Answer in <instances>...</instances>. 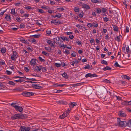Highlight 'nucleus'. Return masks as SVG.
<instances>
[{"label":"nucleus","instance_id":"26","mask_svg":"<svg viewBox=\"0 0 131 131\" xmlns=\"http://www.w3.org/2000/svg\"><path fill=\"white\" fill-rule=\"evenodd\" d=\"M123 76L125 79H127L128 80H129L130 78V77L126 75H123Z\"/></svg>","mask_w":131,"mask_h":131},{"label":"nucleus","instance_id":"61","mask_svg":"<svg viewBox=\"0 0 131 131\" xmlns=\"http://www.w3.org/2000/svg\"><path fill=\"white\" fill-rule=\"evenodd\" d=\"M90 68V66L89 65H88L87 66H85L84 67V68L85 69H89Z\"/></svg>","mask_w":131,"mask_h":131},{"label":"nucleus","instance_id":"58","mask_svg":"<svg viewBox=\"0 0 131 131\" xmlns=\"http://www.w3.org/2000/svg\"><path fill=\"white\" fill-rule=\"evenodd\" d=\"M66 85V84H59L58 85H57V86H60V87H62Z\"/></svg>","mask_w":131,"mask_h":131},{"label":"nucleus","instance_id":"27","mask_svg":"<svg viewBox=\"0 0 131 131\" xmlns=\"http://www.w3.org/2000/svg\"><path fill=\"white\" fill-rule=\"evenodd\" d=\"M8 84L10 85H12L13 86H15V84L12 81H9Z\"/></svg>","mask_w":131,"mask_h":131},{"label":"nucleus","instance_id":"37","mask_svg":"<svg viewBox=\"0 0 131 131\" xmlns=\"http://www.w3.org/2000/svg\"><path fill=\"white\" fill-rule=\"evenodd\" d=\"M41 8L44 9L45 10H46L49 9V7L47 6H42L41 7Z\"/></svg>","mask_w":131,"mask_h":131},{"label":"nucleus","instance_id":"11","mask_svg":"<svg viewBox=\"0 0 131 131\" xmlns=\"http://www.w3.org/2000/svg\"><path fill=\"white\" fill-rule=\"evenodd\" d=\"M36 61V60L35 59H32L30 62L31 65L32 66H34L35 65Z\"/></svg>","mask_w":131,"mask_h":131},{"label":"nucleus","instance_id":"64","mask_svg":"<svg viewBox=\"0 0 131 131\" xmlns=\"http://www.w3.org/2000/svg\"><path fill=\"white\" fill-rule=\"evenodd\" d=\"M24 69L26 72H28L29 71V69L27 67H25Z\"/></svg>","mask_w":131,"mask_h":131},{"label":"nucleus","instance_id":"49","mask_svg":"<svg viewBox=\"0 0 131 131\" xmlns=\"http://www.w3.org/2000/svg\"><path fill=\"white\" fill-rule=\"evenodd\" d=\"M6 50L5 49L2 48L1 49V52L3 53H4L6 52Z\"/></svg>","mask_w":131,"mask_h":131},{"label":"nucleus","instance_id":"48","mask_svg":"<svg viewBox=\"0 0 131 131\" xmlns=\"http://www.w3.org/2000/svg\"><path fill=\"white\" fill-rule=\"evenodd\" d=\"M20 27L21 28H23L25 27V25L24 24L21 23L20 25Z\"/></svg>","mask_w":131,"mask_h":131},{"label":"nucleus","instance_id":"53","mask_svg":"<svg viewBox=\"0 0 131 131\" xmlns=\"http://www.w3.org/2000/svg\"><path fill=\"white\" fill-rule=\"evenodd\" d=\"M7 74L8 75H10L12 74V72H11L7 70L6 71Z\"/></svg>","mask_w":131,"mask_h":131},{"label":"nucleus","instance_id":"1","mask_svg":"<svg viewBox=\"0 0 131 131\" xmlns=\"http://www.w3.org/2000/svg\"><path fill=\"white\" fill-rule=\"evenodd\" d=\"M27 116L26 114L21 113L20 114H16L11 116V118L12 120H15L18 119H23L26 118Z\"/></svg>","mask_w":131,"mask_h":131},{"label":"nucleus","instance_id":"62","mask_svg":"<svg viewBox=\"0 0 131 131\" xmlns=\"http://www.w3.org/2000/svg\"><path fill=\"white\" fill-rule=\"evenodd\" d=\"M74 19H76L78 21L79 20V17L78 16H75L74 17Z\"/></svg>","mask_w":131,"mask_h":131},{"label":"nucleus","instance_id":"36","mask_svg":"<svg viewBox=\"0 0 131 131\" xmlns=\"http://www.w3.org/2000/svg\"><path fill=\"white\" fill-rule=\"evenodd\" d=\"M76 26L78 28L80 29H82V27L80 25L77 24L76 25Z\"/></svg>","mask_w":131,"mask_h":131},{"label":"nucleus","instance_id":"2","mask_svg":"<svg viewBox=\"0 0 131 131\" xmlns=\"http://www.w3.org/2000/svg\"><path fill=\"white\" fill-rule=\"evenodd\" d=\"M117 124H115L116 126H118L121 127L126 126L125 124L127 122L125 121H122L120 120L119 118H117Z\"/></svg>","mask_w":131,"mask_h":131},{"label":"nucleus","instance_id":"40","mask_svg":"<svg viewBox=\"0 0 131 131\" xmlns=\"http://www.w3.org/2000/svg\"><path fill=\"white\" fill-rule=\"evenodd\" d=\"M114 66L116 67H121V66L118 64V62H116L114 64Z\"/></svg>","mask_w":131,"mask_h":131},{"label":"nucleus","instance_id":"59","mask_svg":"<svg viewBox=\"0 0 131 131\" xmlns=\"http://www.w3.org/2000/svg\"><path fill=\"white\" fill-rule=\"evenodd\" d=\"M126 32H128L129 31V29L128 27L127 26H126Z\"/></svg>","mask_w":131,"mask_h":131},{"label":"nucleus","instance_id":"4","mask_svg":"<svg viewBox=\"0 0 131 131\" xmlns=\"http://www.w3.org/2000/svg\"><path fill=\"white\" fill-rule=\"evenodd\" d=\"M54 42H55V43H56L59 46H61V41L60 40V38L58 37L55 38H54Z\"/></svg>","mask_w":131,"mask_h":131},{"label":"nucleus","instance_id":"63","mask_svg":"<svg viewBox=\"0 0 131 131\" xmlns=\"http://www.w3.org/2000/svg\"><path fill=\"white\" fill-rule=\"evenodd\" d=\"M31 40H32V43H36V40H35V39L34 38H32Z\"/></svg>","mask_w":131,"mask_h":131},{"label":"nucleus","instance_id":"47","mask_svg":"<svg viewBox=\"0 0 131 131\" xmlns=\"http://www.w3.org/2000/svg\"><path fill=\"white\" fill-rule=\"evenodd\" d=\"M126 52L127 53L129 52H130L129 51V46H127L126 47Z\"/></svg>","mask_w":131,"mask_h":131},{"label":"nucleus","instance_id":"57","mask_svg":"<svg viewBox=\"0 0 131 131\" xmlns=\"http://www.w3.org/2000/svg\"><path fill=\"white\" fill-rule=\"evenodd\" d=\"M103 19L106 22H107L108 21L109 19L107 17H105L103 18Z\"/></svg>","mask_w":131,"mask_h":131},{"label":"nucleus","instance_id":"23","mask_svg":"<svg viewBox=\"0 0 131 131\" xmlns=\"http://www.w3.org/2000/svg\"><path fill=\"white\" fill-rule=\"evenodd\" d=\"M128 102L127 101H125L122 102V104L123 105H128Z\"/></svg>","mask_w":131,"mask_h":131},{"label":"nucleus","instance_id":"5","mask_svg":"<svg viewBox=\"0 0 131 131\" xmlns=\"http://www.w3.org/2000/svg\"><path fill=\"white\" fill-rule=\"evenodd\" d=\"M93 89L91 87L88 88L86 89L85 92L88 95H90L92 93Z\"/></svg>","mask_w":131,"mask_h":131},{"label":"nucleus","instance_id":"29","mask_svg":"<svg viewBox=\"0 0 131 131\" xmlns=\"http://www.w3.org/2000/svg\"><path fill=\"white\" fill-rule=\"evenodd\" d=\"M61 14L59 13L58 14H57L55 15L54 17H57L58 18H60L61 17Z\"/></svg>","mask_w":131,"mask_h":131},{"label":"nucleus","instance_id":"12","mask_svg":"<svg viewBox=\"0 0 131 131\" xmlns=\"http://www.w3.org/2000/svg\"><path fill=\"white\" fill-rule=\"evenodd\" d=\"M120 113L118 114L121 117H125L126 116V114L124 113L122 111H120Z\"/></svg>","mask_w":131,"mask_h":131},{"label":"nucleus","instance_id":"20","mask_svg":"<svg viewBox=\"0 0 131 131\" xmlns=\"http://www.w3.org/2000/svg\"><path fill=\"white\" fill-rule=\"evenodd\" d=\"M83 7L84 8L89 9L90 8V7L86 4H84L82 5Z\"/></svg>","mask_w":131,"mask_h":131},{"label":"nucleus","instance_id":"16","mask_svg":"<svg viewBox=\"0 0 131 131\" xmlns=\"http://www.w3.org/2000/svg\"><path fill=\"white\" fill-rule=\"evenodd\" d=\"M5 19H6L7 21H9L11 20L10 15H9L6 14L5 17Z\"/></svg>","mask_w":131,"mask_h":131},{"label":"nucleus","instance_id":"28","mask_svg":"<svg viewBox=\"0 0 131 131\" xmlns=\"http://www.w3.org/2000/svg\"><path fill=\"white\" fill-rule=\"evenodd\" d=\"M93 26L95 27H97L98 26V24L97 23L93 22L92 23Z\"/></svg>","mask_w":131,"mask_h":131},{"label":"nucleus","instance_id":"31","mask_svg":"<svg viewBox=\"0 0 131 131\" xmlns=\"http://www.w3.org/2000/svg\"><path fill=\"white\" fill-rule=\"evenodd\" d=\"M72 62L74 63V64H77L79 62L77 60L75 59H74L73 60Z\"/></svg>","mask_w":131,"mask_h":131},{"label":"nucleus","instance_id":"54","mask_svg":"<svg viewBox=\"0 0 131 131\" xmlns=\"http://www.w3.org/2000/svg\"><path fill=\"white\" fill-rule=\"evenodd\" d=\"M31 76H35V77H40L41 76H40V75H39V74H36L34 75L33 74H31Z\"/></svg>","mask_w":131,"mask_h":131},{"label":"nucleus","instance_id":"44","mask_svg":"<svg viewBox=\"0 0 131 131\" xmlns=\"http://www.w3.org/2000/svg\"><path fill=\"white\" fill-rule=\"evenodd\" d=\"M67 45H66L62 44L60 46H59V47L61 48H62V47H63V48L64 49L65 47H66Z\"/></svg>","mask_w":131,"mask_h":131},{"label":"nucleus","instance_id":"33","mask_svg":"<svg viewBox=\"0 0 131 131\" xmlns=\"http://www.w3.org/2000/svg\"><path fill=\"white\" fill-rule=\"evenodd\" d=\"M101 91L102 92H104L106 91V89L104 86H103L102 89H101Z\"/></svg>","mask_w":131,"mask_h":131},{"label":"nucleus","instance_id":"6","mask_svg":"<svg viewBox=\"0 0 131 131\" xmlns=\"http://www.w3.org/2000/svg\"><path fill=\"white\" fill-rule=\"evenodd\" d=\"M30 129L29 127L21 126L20 129V130L21 131H29Z\"/></svg>","mask_w":131,"mask_h":131},{"label":"nucleus","instance_id":"51","mask_svg":"<svg viewBox=\"0 0 131 131\" xmlns=\"http://www.w3.org/2000/svg\"><path fill=\"white\" fill-rule=\"evenodd\" d=\"M39 60L41 62H44L45 61L44 59H43L42 58L40 57H39Z\"/></svg>","mask_w":131,"mask_h":131},{"label":"nucleus","instance_id":"56","mask_svg":"<svg viewBox=\"0 0 131 131\" xmlns=\"http://www.w3.org/2000/svg\"><path fill=\"white\" fill-rule=\"evenodd\" d=\"M59 9L60 10L63 11L64 10V9L62 7H61L60 8H57V10H58Z\"/></svg>","mask_w":131,"mask_h":131},{"label":"nucleus","instance_id":"14","mask_svg":"<svg viewBox=\"0 0 131 131\" xmlns=\"http://www.w3.org/2000/svg\"><path fill=\"white\" fill-rule=\"evenodd\" d=\"M113 28L114 30L115 31H118V28L117 26L113 25Z\"/></svg>","mask_w":131,"mask_h":131},{"label":"nucleus","instance_id":"18","mask_svg":"<svg viewBox=\"0 0 131 131\" xmlns=\"http://www.w3.org/2000/svg\"><path fill=\"white\" fill-rule=\"evenodd\" d=\"M77 104H76L75 102H71L70 103V106L69 105V106H72V108L74 106H75Z\"/></svg>","mask_w":131,"mask_h":131},{"label":"nucleus","instance_id":"22","mask_svg":"<svg viewBox=\"0 0 131 131\" xmlns=\"http://www.w3.org/2000/svg\"><path fill=\"white\" fill-rule=\"evenodd\" d=\"M44 48L48 52H50L51 51V48L49 47H45Z\"/></svg>","mask_w":131,"mask_h":131},{"label":"nucleus","instance_id":"8","mask_svg":"<svg viewBox=\"0 0 131 131\" xmlns=\"http://www.w3.org/2000/svg\"><path fill=\"white\" fill-rule=\"evenodd\" d=\"M97 75L95 74H92L91 73H89L87 74L85 76V77H86V78H87L89 77H90L91 78H92L95 77H97Z\"/></svg>","mask_w":131,"mask_h":131},{"label":"nucleus","instance_id":"25","mask_svg":"<svg viewBox=\"0 0 131 131\" xmlns=\"http://www.w3.org/2000/svg\"><path fill=\"white\" fill-rule=\"evenodd\" d=\"M40 36V34H39L37 35H35L32 36L34 38H38Z\"/></svg>","mask_w":131,"mask_h":131},{"label":"nucleus","instance_id":"34","mask_svg":"<svg viewBox=\"0 0 131 131\" xmlns=\"http://www.w3.org/2000/svg\"><path fill=\"white\" fill-rule=\"evenodd\" d=\"M41 69H42V71L43 72H46L47 71L45 67H42L41 66Z\"/></svg>","mask_w":131,"mask_h":131},{"label":"nucleus","instance_id":"35","mask_svg":"<svg viewBox=\"0 0 131 131\" xmlns=\"http://www.w3.org/2000/svg\"><path fill=\"white\" fill-rule=\"evenodd\" d=\"M23 81V80H22V79H20L18 80H14V81L16 82H19L20 83H21Z\"/></svg>","mask_w":131,"mask_h":131},{"label":"nucleus","instance_id":"9","mask_svg":"<svg viewBox=\"0 0 131 131\" xmlns=\"http://www.w3.org/2000/svg\"><path fill=\"white\" fill-rule=\"evenodd\" d=\"M51 23L52 24H54L55 25H57V24H59L62 23L57 20L51 21Z\"/></svg>","mask_w":131,"mask_h":131},{"label":"nucleus","instance_id":"13","mask_svg":"<svg viewBox=\"0 0 131 131\" xmlns=\"http://www.w3.org/2000/svg\"><path fill=\"white\" fill-rule=\"evenodd\" d=\"M35 70L37 71H40L41 69V66H40L39 67L38 66H36L35 68Z\"/></svg>","mask_w":131,"mask_h":131},{"label":"nucleus","instance_id":"45","mask_svg":"<svg viewBox=\"0 0 131 131\" xmlns=\"http://www.w3.org/2000/svg\"><path fill=\"white\" fill-rule=\"evenodd\" d=\"M16 103H12L11 104V106L15 108V106H17V105H15L16 104Z\"/></svg>","mask_w":131,"mask_h":131},{"label":"nucleus","instance_id":"19","mask_svg":"<svg viewBox=\"0 0 131 131\" xmlns=\"http://www.w3.org/2000/svg\"><path fill=\"white\" fill-rule=\"evenodd\" d=\"M11 13L12 14L15 16L17 14L15 13V9L14 8L12 9H11Z\"/></svg>","mask_w":131,"mask_h":131},{"label":"nucleus","instance_id":"41","mask_svg":"<svg viewBox=\"0 0 131 131\" xmlns=\"http://www.w3.org/2000/svg\"><path fill=\"white\" fill-rule=\"evenodd\" d=\"M74 11L76 12H78L79 11V9L77 7H76L74 9Z\"/></svg>","mask_w":131,"mask_h":131},{"label":"nucleus","instance_id":"50","mask_svg":"<svg viewBox=\"0 0 131 131\" xmlns=\"http://www.w3.org/2000/svg\"><path fill=\"white\" fill-rule=\"evenodd\" d=\"M87 26L89 27H92L93 26L92 24L91 23H88L87 24Z\"/></svg>","mask_w":131,"mask_h":131},{"label":"nucleus","instance_id":"32","mask_svg":"<svg viewBox=\"0 0 131 131\" xmlns=\"http://www.w3.org/2000/svg\"><path fill=\"white\" fill-rule=\"evenodd\" d=\"M66 117V115H64V114H63L62 115H61L59 117V118H61L62 119H63L64 118Z\"/></svg>","mask_w":131,"mask_h":131},{"label":"nucleus","instance_id":"55","mask_svg":"<svg viewBox=\"0 0 131 131\" xmlns=\"http://www.w3.org/2000/svg\"><path fill=\"white\" fill-rule=\"evenodd\" d=\"M71 55L72 56L75 57L76 56V53L75 52H74L72 53L71 54Z\"/></svg>","mask_w":131,"mask_h":131},{"label":"nucleus","instance_id":"17","mask_svg":"<svg viewBox=\"0 0 131 131\" xmlns=\"http://www.w3.org/2000/svg\"><path fill=\"white\" fill-rule=\"evenodd\" d=\"M126 126H128L129 127H131V119L129 120L128 122L125 124Z\"/></svg>","mask_w":131,"mask_h":131},{"label":"nucleus","instance_id":"15","mask_svg":"<svg viewBox=\"0 0 131 131\" xmlns=\"http://www.w3.org/2000/svg\"><path fill=\"white\" fill-rule=\"evenodd\" d=\"M57 103L58 104H61L63 105H66L67 104V103L66 102L62 101H58L57 102Z\"/></svg>","mask_w":131,"mask_h":131},{"label":"nucleus","instance_id":"10","mask_svg":"<svg viewBox=\"0 0 131 131\" xmlns=\"http://www.w3.org/2000/svg\"><path fill=\"white\" fill-rule=\"evenodd\" d=\"M15 109L20 112H22L23 108L19 106H15Z\"/></svg>","mask_w":131,"mask_h":131},{"label":"nucleus","instance_id":"21","mask_svg":"<svg viewBox=\"0 0 131 131\" xmlns=\"http://www.w3.org/2000/svg\"><path fill=\"white\" fill-rule=\"evenodd\" d=\"M111 69V68H110L109 67L107 66L104 67L103 69L104 71H106L108 70H110Z\"/></svg>","mask_w":131,"mask_h":131},{"label":"nucleus","instance_id":"42","mask_svg":"<svg viewBox=\"0 0 131 131\" xmlns=\"http://www.w3.org/2000/svg\"><path fill=\"white\" fill-rule=\"evenodd\" d=\"M116 40L118 42H119L120 41V39L119 37L118 36H117L116 38Z\"/></svg>","mask_w":131,"mask_h":131},{"label":"nucleus","instance_id":"30","mask_svg":"<svg viewBox=\"0 0 131 131\" xmlns=\"http://www.w3.org/2000/svg\"><path fill=\"white\" fill-rule=\"evenodd\" d=\"M62 76L65 78H68V76L67 74L65 72H64L62 74Z\"/></svg>","mask_w":131,"mask_h":131},{"label":"nucleus","instance_id":"7","mask_svg":"<svg viewBox=\"0 0 131 131\" xmlns=\"http://www.w3.org/2000/svg\"><path fill=\"white\" fill-rule=\"evenodd\" d=\"M32 86L34 88H35L37 89H39L41 90L42 89V87L39 86L37 84H32Z\"/></svg>","mask_w":131,"mask_h":131},{"label":"nucleus","instance_id":"38","mask_svg":"<svg viewBox=\"0 0 131 131\" xmlns=\"http://www.w3.org/2000/svg\"><path fill=\"white\" fill-rule=\"evenodd\" d=\"M37 10L40 13H42L44 12L43 10L41 9H38Z\"/></svg>","mask_w":131,"mask_h":131},{"label":"nucleus","instance_id":"3","mask_svg":"<svg viewBox=\"0 0 131 131\" xmlns=\"http://www.w3.org/2000/svg\"><path fill=\"white\" fill-rule=\"evenodd\" d=\"M34 93L31 92H23L22 93V95L25 96L30 97L34 95Z\"/></svg>","mask_w":131,"mask_h":131},{"label":"nucleus","instance_id":"24","mask_svg":"<svg viewBox=\"0 0 131 131\" xmlns=\"http://www.w3.org/2000/svg\"><path fill=\"white\" fill-rule=\"evenodd\" d=\"M101 62L102 64H105L106 65H108L107 61L105 60H103L101 61Z\"/></svg>","mask_w":131,"mask_h":131},{"label":"nucleus","instance_id":"46","mask_svg":"<svg viewBox=\"0 0 131 131\" xmlns=\"http://www.w3.org/2000/svg\"><path fill=\"white\" fill-rule=\"evenodd\" d=\"M25 8L27 10L30 9H31V8L30 6H27L26 7H25Z\"/></svg>","mask_w":131,"mask_h":131},{"label":"nucleus","instance_id":"43","mask_svg":"<svg viewBox=\"0 0 131 131\" xmlns=\"http://www.w3.org/2000/svg\"><path fill=\"white\" fill-rule=\"evenodd\" d=\"M55 65L57 67H59L61 66V64H60L55 63Z\"/></svg>","mask_w":131,"mask_h":131},{"label":"nucleus","instance_id":"39","mask_svg":"<svg viewBox=\"0 0 131 131\" xmlns=\"http://www.w3.org/2000/svg\"><path fill=\"white\" fill-rule=\"evenodd\" d=\"M107 9L105 8H103L102 9V11L103 13H105Z\"/></svg>","mask_w":131,"mask_h":131},{"label":"nucleus","instance_id":"52","mask_svg":"<svg viewBox=\"0 0 131 131\" xmlns=\"http://www.w3.org/2000/svg\"><path fill=\"white\" fill-rule=\"evenodd\" d=\"M96 11L97 13H100L101 12V9L99 8H96Z\"/></svg>","mask_w":131,"mask_h":131},{"label":"nucleus","instance_id":"60","mask_svg":"<svg viewBox=\"0 0 131 131\" xmlns=\"http://www.w3.org/2000/svg\"><path fill=\"white\" fill-rule=\"evenodd\" d=\"M46 33L47 34H48V35H50V34L51 33V31H50V30L47 31H46Z\"/></svg>","mask_w":131,"mask_h":131}]
</instances>
